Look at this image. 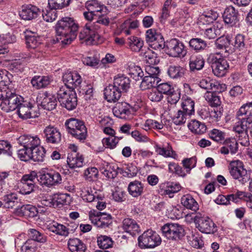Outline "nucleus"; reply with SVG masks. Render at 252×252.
<instances>
[{
  "label": "nucleus",
  "mask_w": 252,
  "mask_h": 252,
  "mask_svg": "<svg viewBox=\"0 0 252 252\" xmlns=\"http://www.w3.org/2000/svg\"><path fill=\"white\" fill-rule=\"evenodd\" d=\"M97 244L98 246L103 249L111 248L113 242L112 239L106 235H100L97 237Z\"/></svg>",
  "instance_id": "nucleus-58"
},
{
  "label": "nucleus",
  "mask_w": 252,
  "mask_h": 252,
  "mask_svg": "<svg viewBox=\"0 0 252 252\" xmlns=\"http://www.w3.org/2000/svg\"><path fill=\"white\" fill-rule=\"evenodd\" d=\"M89 218L93 224L101 228L108 227L112 222V216L104 213H90Z\"/></svg>",
  "instance_id": "nucleus-14"
},
{
  "label": "nucleus",
  "mask_w": 252,
  "mask_h": 252,
  "mask_svg": "<svg viewBox=\"0 0 252 252\" xmlns=\"http://www.w3.org/2000/svg\"><path fill=\"white\" fill-rule=\"evenodd\" d=\"M189 17V15L187 11L181 10L175 14L174 18L171 20L170 23L174 27L183 25Z\"/></svg>",
  "instance_id": "nucleus-41"
},
{
  "label": "nucleus",
  "mask_w": 252,
  "mask_h": 252,
  "mask_svg": "<svg viewBox=\"0 0 252 252\" xmlns=\"http://www.w3.org/2000/svg\"><path fill=\"white\" fill-rule=\"evenodd\" d=\"M156 151L158 154L165 158H171L174 159H177L178 158L177 154L168 143L164 144L162 147L157 146Z\"/></svg>",
  "instance_id": "nucleus-27"
},
{
  "label": "nucleus",
  "mask_w": 252,
  "mask_h": 252,
  "mask_svg": "<svg viewBox=\"0 0 252 252\" xmlns=\"http://www.w3.org/2000/svg\"><path fill=\"white\" fill-rule=\"evenodd\" d=\"M130 81L129 79L124 75L117 76L114 79L113 85L121 93L126 92L130 88Z\"/></svg>",
  "instance_id": "nucleus-29"
},
{
  "label": "nucleus",
  "mask_w": 252,
  "mask_h": 252,
  "mask_svg": "<svg viewBox=\"0 0 252 252\" xmlns=\"http://www.w3.org/2000/svg\"><path fill=\"white\" fill-rule=\"evenodd\" d=\"M84 125L83 121L75 118H71L65 122V126L67 129V131L71 134L74 132V131L80 128V126Z\"/></svg>",
  "instance_id": "nucleus-53"
},
{
  "label": "nucleus",
  "mask_w": 252,
  "mask_h": 252,
  "mask_svg": "<svg viewBox=\"0 0 252 252\" xmlns=\"http://www.w3.org/2000/svg\"><path fill=\"white\" fill-rule=\"evenodd\" d=\"M182 204L187 209L196 212L199 209V205L190 194H186L181 198Z\"/></svg>",
  "instance_id": "nucleus-33"
},
{
  "label": "nucleus",
  "mask_w": 252,
  "mask_h": 252,
  "mask_svg": "<svg viewBox=\"0 0 252 252\" xmlns=\"http://www.w3.org/2000/svg\"><path fill=\"white\" fill-rule=\"evenodd\" d=\"M38 181L41 186L50 188L61 184L62 178L59 172L50 170L47 172L41 173Z\"/></svg>",
  "instance_id": "nucleus-8"
},
{
  "label": "nucleus",
  "mask_w": 252,
  "mask_h": 252,
  "mask_svg": "<svg viewBox=\"0 0 252 252\" xmlns=\"http://www.w3.org/2000/svg\"><path fill=\"white\" fill-rule=\"evenodd\" d=\"M21 210L25 216L29 217H34L36 216L38 213L43 214V210L41 208L33 206L30 204L23 205L21 208Z\"/></svg>",
  "instance_id": "nucleus-46"
},
{
  "label": "nucleus",
  "mask_w": 252,
  "mask_h": 252,
  "mask_svg": "<svg viewBox=\"0 0 252 252\" xmlns=\"http://www.w3.org/2000/svg\"><path fill=\"white\" fill-rule=\"evenodd\" d=\"M187 237L190 245L194 248H199L203 245V241L196 230L192 231Z\"/></svg>",
  "instance_id": "nucleus-48"
},
{
  "label": "nucleus",
  "mask_w": 252,
  "mask_h": 252,
  "mask_svg": "<svg viewBox=\"0 0 252 252\" xmlns=\"http://www.w3.org/2000/svg\"><path fill=\"white\" fill-rule=\"evenodd\" d=\"M37 178V173L35 171L24 175L21 180L20 192L22 194H29L33 192Z\"/></svg>",
  "instance_id": "nucleus-11"
},
{
  "label": "nucleus",
  "mask_w": 252,
  "mask_h": 252,
  "mask_svg": "<svg viewBox=\"0 0 252 252\" xmlns=\"http://www.w3.org/2000/svg\"><path fill=\"white\" fill-rule=\"evenodd\" d=\"M123 228L132 236L135 235L140 231L139 226L135 220L130 218H126L123 220Z\"/></svg>",
  "instance_id": "nucleus-28"
},
{
  "label": "nucleus",
  "mask_w": 252,
  "mask_h": 252,
  "mask_svg": "<svg viewBox=\"0 0 252 252\" xmlns=\"http://www.w3.org/2000/svg\"><path fill=\"white\" fill-rule=\"evenodd\" d=\"M199 218L195 227L201 232L211 234L217 231L216 225L210 218L202 214Z\"/></svg>",
  "instance_id": "nucleus-12"
},
{
  "label": "nucleus",
  "mask_w": 252,
  "mask_h": 252,
  "mask_svg": "<svg viewBox=\"0 0 252 252\" xmlns=\"http://www.w3.org/2000/svg\"><path fill=\"white\" fill-rule=\"evenodd\" d=\"M183 111L189 116L194 113V102L190 98L183 97L182 102Z\"/></svg>",
  "instance_id": "nucleus-47"
},
{
  "label": "nucleus",
  "mask_w": 252,
  "mask_h": 252,
  "mask_svg": "<svg viewBox=\"0 0 252 252\" xmlns=\"http://www.w3.org/2000/svg\"><path fill=\"white\" fill-rule=\"evenodd\" d=\"M229 173L233 179L244 184L249 179L247 171L244 167L243 162L239 160L231 161L229 166Z\"/></svg>",
  "instance_id": "nucleus-7"
},
{
  "label": "nucleus",
  "mask_w": 252,
  "mask_h": 252,
  "mask_svg": "<svg viewBox=\"0 0 252 252\" xmlns=\"http://www.w3.org/2000/svg\"><path fill=\"white\" fill-rule=\"evenodd\" d=\"M50 83L48 76H35L31 80L32 86L36 89H40L47 86Z\"/></svg>",
  "instance_id": "nucleus-50"
},
{
  "label": "nucleus",
  "mask_w": 252,
  "mask_h": 252,
  "mask_svg": "<svg viewBox=\"0 0 252 252\" xmlns=\"http://www.w3.org/2000/svg\"><path fill=\"white\" fill-rule=\"evenodd\" d=\"M239 121L236 123L234 127V130L239 133L247 132L248 129H250L251 125L252 122L251 118H247V119L240 117L238 118Z\"/></svg>",
  "instance_id": "nucleus-35"
},
{
  "label": "nucleus",
  "mask_w": 252,
  "mask_h": 252,
  "mask_svg": "<svg viewBox=\"0 0 252 252\" xmlns=\"http://www.w3.org/2000/svg\"><path fill=\"white\" fill-rule=\"evenodd\" d=\"M105 99L110 102H116L121 96V92L114 85L107 86L104 91Z\"/></svg>",
  "instance_id": "nucleus-26"
},
{
  "label": "nucleus",
  "mask_w": 252,
  "mask_h": 252,
  "mask_svg": "<svg viewBox=\"0 0 252 252\" xmlns=\"http://www.w3.org/2000/svg\"><path fill=\"white\" fill-rule=\"evenodd\" d=\"M191 48L196 51L204 50L207 46V43L201 38H195L190 39L189 42Z\"/></svg>",
  "instance_id": "nucleus-61"
},
{
  "label": "nucleus",
  "mask_w": 252,
  "mask_h": 252,
  "mask_svg": "<svg viewBox=\"0 0 252 252\" xmlns=\"http://www.w3.org/2000/svg\"><path fill=\"white\" fill-rule=\"evenodd\" d=\"M98 171L95 167H90L86 169L84 173L85 180L92 182L96 180L98 177Z\"/></svg>",
  "instance_id": "nucleus-63"
},
{
  "label": "nucleus",
  "mask_w": 252,
  "mask_h": 252,
  "mask_svg": "<svg viewBox=\"0 0 252 252\" xmlns=\"http://www.w3.org/2000/svg\"><path fill=\"white\" fill-rule=\"evenodd\" d=\"M45 141L48 143L57 144L61 141V134L59 130L52 126H46L43 130Z\"/></svg>",
  "instance_id": "nucleus-18"
},
{
  "label": "nucleus",
  "mask_w": 252,
  "mask_h": 252,
  "mask_svg": "<svg viewBox=\"0 0 252 252\" xmlns=\"http://www.w3.org/2000/svg\"><path fill=\"white\" fill-rule=\"evenodd\" d=\"M68 248L71 252H85V244L78 238L69 239L67 243Z\"/></svg>",
  "instance_id": "nucleus-34"
},
{
  "label": "nucleus",
  "mask_w": 252,
  "mask_h": 252,
  "mask_svg": "<svg viewBox=\"0 0 252 252\" xmlns=\"http://www.w3.org/2000/svg\"><path fill=\"white\" fill-rule=\"evenodd\" d=\"M161 239L159 235L152 230L145 231L138 238L139 246L142 248H153L161 243Z\"/></svg>",
  "instance_id": "nucleus-6"
},
{
  "label": "nucleus",
  "mask_w": 252,
  "mask_h": 252,
  "mask_svg": "<svg viewBox=\"0 0 252 252\" xmlns=\"http://www.w3.org/2000/svg\"><path fill=\"white\" fill-rule=\"evenodd\" d=\"M81 196L82 199L88 202L95 201L98 199L96 191L93 189L91 187L83 186L80 188Z\"/></svg>",
  "instance_id": "nucleus-30"
},
{
  "label": "nucleus",
  "mask_w": 252,
  "mask_h": 252,
  "mask_svg": "<svg viewBox=\"0 0 252 252\" xmlns=\"http://www.w3.org/2000/svg\"><path fill=\"white\" fill-rule=\"evenodd\" d=\"M128 73L136 81L139 80L144 75L141 68L134 63L128 65Z\"/></svg>",
  "instance_id": "nucleus-56"
},
{
  "label": "nucleus",
  "mask_w": 252,
  "mask_h": 252,
  "mask_svg": "<svg viewBox=\"0 0 252 252\" xmlns=\"http://www.w3.org/2000/svg\"><path fill=\"white\" fill-rule=\"evenodd\" d=\"M32 104L28 102L23 101L17 108L18 115L23 119L33 118L37 117L36 113L33 112Z\"/></svg>",
  "instance_id": "nucleus-21"
},
{
  "label": "nucleus",
  "mask_w": 252,
  "mask_h": 252,
  "mask_svg": "<svg viewBox=\"0 0 252 252\" xmlns=\"http://www.w3.org/2000/svg\"><path fill=\"white\" fill-rule=\"evenodd\" d=\"M45 149L40 146V145L35 148L32 151H31L27 154L26 152H24V157L20 159L23 161H28L30 159L34 161H43L45 157Z\"/></svg>",
  "instance_id": "nucleus-20"
},
{
  "label": "nucleus",
  "mask_w": 252,
  "mask_h": 252,
  "mask_svg": "<svg viewBox=\"0 0 252 252\" xmlns=\"http://www.w3.org/2000/svg\"><path fill=\"white\" fill-rule=\"evenodd\" d=\"M166 51L168 55L173 57H184L186 54L184 44L176 39L167 42Z\"/></svg>",
  "instance_id": "nucleus-13"
},
{
  "label": "nucleus",
  "mask_w": 252,
  "mask_h": 252,
  "mask_svg": "<svg viewBox=\"0 0 252 252\" xmlns=\"http://www.w3.org/2000/svg\"><path fill=\"white\" fill-rule=\"evenodd\" d=\"M48 229L50 231L63 236L66 237L69 233L68 229L65 226L57 222H53L48 225Z\"/></svg>",
  "instance_id": "nucleus-42"
},
{
  "label": "nucleus",
  "mask_w": 252,
  "mask_h": 252,
  "mask_svg": "<svg viewBox=\"0 0 252 252\" xmlns=\"http://www.w3.org/2000/svg\"><path fill=\"white\" fill-rule=\"evenodd\" d=\"M140 107L139 104L132 106L126 102L117 103L113 109L114 115L121 119H126L131 114L136 111Z\"/></svg>",
  "instance_id": "nucleus-9"
},
{
  "label": "nucleus",
  "mask_w": 252,
  "mask_h": 252,
  "mask_svg": "<svg viewBox=\"0 0 252 252\" xmlns=\"http://www.w3.org/2000/svg\"><path fill=\"white\" fill-rule=\"evenodd\" d=\"M67 162L71 168L81 167L84 164V158L79 153H70L68 155Z\"/></svg>",
  "instance_id": "nucleus-25"
},
{
  "label": "nucleus",
  "mask_w": 252,
  "mask_h": 252,
  "mask_svg": "<svg viewBox=\"0 0 252 252\" xmlns=\"http://www.w3.org/2000/svg\"><path fill=\"white\" fill-rule=\"evenodd\" d=\"M143 57L145 62L149 65H155L158 62V60L157 59L156 54L149 49L144 52Z\"/></svg>",
  "instance_id": "nucleus-62"
},
{
  "label": "nucleus",
  "mask_w": 252,
  "mask_h": 252,
  "mask_svg": "<svg viewBox=\"0 0 252 252\" xmlns=\"http://www.w3.org/2000/svg\"><path fill=\"white\" fill-rule=\"evenodd\" d=\"M139 22L137 20L132 21L130 19L126 20L119 27L121 33L127 35L131 33V31L138 27Z\"/></svg>",
  "instance_id": "nucleus-38"
},
{
  "label": "nucleus",
  "mask_w": 252,
  "mask_h": 252,
  "mask_svg": "<svg viewBox=\"0 0 252 252\" xmlns=\"http://www.w3.org/2000/svg\"><path fill=\"white\" fill-rule=\"evenodd\" d=\"M142 128L146 131L152 128L161 129L163 128V124L154 120L148 119L142 125Z\"/></svg>",
  "instance_id": "nucleus-59"
},
{
  "label": "nucleus",
  "mask_w": 252,
  "mask_h": 252,
  "mask_svg": "<svg viewBox=\"0 0 252 252\" xmlns=\"http://www.w3.org/2000/svg\"><path fill=\"white\" fill-rule=\"evenodd\" d=\"M159 81L158 76H145L141 83L140 88L142 90H146L155 87Z\"/></svg>",
  "instance_id": "nucleus-40"
},
{
  "label": "nucleus",
  "mask_w": 252,
  "mask_h": 252,
  "mask_svg": "<svg viewBox=\"0 0 252 252\" xmlns=\"http://www.w3.org/2000/svg\"><path fill=\"white\" fill-rule=\"evenodd\" d=\"M18 143L23 148L18 151V156L20 159L24 157V152L27 154L40 145V139L37 135H23L17 138Z\"/></svg>",
  "instance_id": "nucleus-5"
},
{
  "label": "nucleus",
  "mask_w": 252,
  "mask_h": 252,
  "mask_svg": "<svg viewBox=\"0 0 252 252\" xmlns=\"http://www.w3.org/2000/svg\"><path fill=\"white\" fill-rule=\"evenodd\" d=\"M89 26L86 24L85 27L80 32L79 38L80 40H84L87 44H95V39L98 38V35L91 31Z\"/></svg>",
  "instance_id": "nucleus-24"
},
{
  "label": "nucleus",
  "mask_w": 252,
  "mask_h": 252,
  "mask_svg": "<svg viewBox=\"0 0 252 252\" xmlns=\"http://www.w3.org/2000/svg\"><path fill=\"white\" fill-rule=\"evenodd\" d=\"M19 200L17 194L15 193H8L3 196L2 199L4 206L6 208L17 207Z\"/></svg>",
  "instance_id": "nucleus-37"
},
{
  "label": "nucleus",
  "mask_w": 252,
  "mask_h": 252,
  "mask_svg": "<svg viewBox=\"0 0 252 252\" xmlns=\"http://www.w3.org/2000/svg\"><path fill=\"white\" fill-rule=\"evenodd\" d=\"M40 12L39 9L36 6L29 4L22 6L19 12V15L24 20H31L36 18Z\"/></svg>",
  "instance_id": "nucleus-19"
},
{
  "label": "nucleus",
  "mask_w": 252,
  "mask_h": 252,
  "mask_svg": "<svg viewBox=\"0 0 252 252\" xmlns=\"http://www.w3.org/2000/svg\"><path fill=\"white\" fill-rule=\"evenodd\" d=\"M185 69L179 65H171L168 69L169 76L173 79H178L183 76Z\"/></svg>",
  "instance_id": "nucleus-55"
},
{
  "label": "nucleus",
  "mask_w": 252,
  "mask_h": 252,
  "mask_svg": "<svg viewBox=\"0 0 252 252\" xmlns=\"http://www.w3.org/2000/svg\"><path fill=\"white\" fill-rule=\"evenodd\" d=\"M63 80L64 86L72 89L80 87L82 82L80 75L75 71L66 72L63 76Z\"/></svg>",
  "instance_id": "nucleus-15"
},
{
  "label": "nucleus",
  "mask_w": 252,
  "mask_h": 252,
  "mask_svg": "<svg viewBox=\"0 0 252 252\" xmlns=\"http://www.w3.org/2000/svg\"><path fill=\"white\" fill-rule=\"evenodd\" d=\"M119 140L120 138L114 135L103 138L102 143L105 148L113 149L116 147Z\"/></svg>",
  "instance_id": "nucleus-57"
},
{
  "label": "nucleus",
  "mask_w": 252,
  "mask_h": 252,
  "mask_svg": "<svg viewBox=\"0 0 252 252\" xmlns=\"http://www.w3.org/2000/svg\"><path fill=\"white\" fill-rule=\"evenodd\" d=\"M127 44L131 50L137 52L142 49L144 42L141 38L132 36L127 38Z\"/></svg>",
  "instance_id": "nucleus-43"
},
{
  "label": "nucleus",
  "mask_w": 252,
  "mask_h": 252,
  "mask_svg": "<svg viewBox=\"0 0 252 252\" xmlns=\"http://www.w3.org/2000/svg\"><path fill=\"white\" fill-rule=\"evenodd\" d=\"M230 41L231 40L229 37H221L216 40L215 44V49L220 50L219 52H222V57L233 52V49L230 46Z\"/></svg>",
  "instance_id": "nucleus-23"
},
{
  "label": "nucleus",
  "mask_w": 252,
  "mask_h": 252,
  "mask_svg": "<svg viewBox=\"0 0 252 252\" xmlns=\"http://www.w3.org/2000/svg\"><path fill=\"white\" fill-rule=\"evenodd\" d=\"M252 116V102L243 104L237 112V118L240 117L247 119Z\"/></svg>",
  "instance_id": "nucleus-51"
},
{
  "label": "nucleus",
  "mask_w": 252,
  "mask_h": 252,
  "mask_svg": "<svg viewBox=\"0 0 252 252\" xmlns=\"http://www.w3.org/2000/svg\"><path fill=\"white\" fill-rule=\"evenodd\" d=\"M37 101L41 106L47 110H52L56 108L57 100L52 94L44 92L39 94L37 97Z\"/></svg>",
  "instance_id": "nucleus-16"
},
{
  "label": "nucleus",
  "mask_w": 252,
  "mask_h": 252,
  "mask_svg": "<svg viewBox=\"0 0 252 252\" xmlns=\"http://www.w3.org/2000/svg\"><path fill=\"white\" fill-rule=\"evenodd\" d=\"M188 127L190 131L197 134H201L206 131V126L198 121L195 120H191L188 124Z\"/></svg>",
  "instance_id": "nucleus-45"
},
{
  "label": "nucleus",
  "mask_w": 252,
  "mask_h": 252,
  "mask_svg": "<svg viewBox=\"0 0 252 252\" xmlns=\"http://www.w3.org/2000/svg\"><path fill=\"white\" fill-rule=\"evenodd\" d=\"M146 40L148 43L155 45L157 48H161L164 44L162 35L154 29H150L146 31Z\"/></svg>",
  "instance_id": "nucleus-22"
},
{
  "label": "nucleus",
  "mask_w": 252,
  "mask_h": 252,
  "mask_svg": "<svg viewBox=\"0 0 252 252\" xmlns=\"http://www.w3.org/2000/svg\"><path fill=\"white\" fill-rule=\"evenodd\" d=\"M78 26L70 17H64L59 20L56 26L57 39L64 44H70L75 38Z\"/></svg>",
  "instance_id": "nucleus-1"
},
{
  "label": "nucleus",
  "mask_w": 252,
  "mask_h": 252,
  "mask_svg": "<svg viewBox=\"0 0 252 252\" xmlns=\"http://www.w3.org/2000/svg\"><path fill=\"white\" fill-rule=\"evenodd\" d=\"M163 235L168 239L178 240L185 235L182 226L178 223H168L161 228Z\"/></svg>",
  "instance_id": "nucleus-10"
},
{
  "label": "nucleus",
  "mask_w": 252,
  "mask_h": 252,
  "mask_svg": "<svg viewBox=\"0 0 252 252\" xmlns=\"http://www.w3.org/2000/svg\"><path fill=\"white\" fill-rule=\"evenodd\" d=\"M86 7L88 10L95 13L97 16H99V14L105 13L106 11V7L95 0L87 1L86 2Z\"/></svg>",
  "instance_id": "nucleus-32"
},
{
  "label": "nucleus",
  "mask_w": 252,
  "mask_h": 252,
  "mask_svg": "<svg viewBox=\"0 0 252 252\" xmlns=\"http://www.w3.org/2000/svg\"><path fill=\"white\" fill-rule=\"evenodd\" d=\"M204 60L201 56H192L190 58L189 66L191 71H195L202 69L204 65Z\"/></svg>",
  "instance_id": "nucleus-39"
},
{
  "label": "nucleus",
  "mask_w": 252,
  "mask_h": 252,
  "mask_svg": "<svg viewBox=\"0 0 252 252\" xmlns=\"http://www.w3.org/2000/svg\"><path fill=\"white\" fill-rule=\"evenodd\" d=\"M25 38L26 44L30 48H35L41 43L40 38L31 32H26Z\"/></svg>",
  "instance_id": "nucleus-44"
},
{
  "label": "nucleus",
  "mask_w": 252,
  "mask_h": 252,
  "mask_svg": "<svg viewBox=\"0 0 252 252\" xmlns=\"http://www.w3.org/2000/svg\"><path fill=\"white\" fill-rule=\"evenodd\" d=\"M181 189V187L179 184L175 183H168L165 187V189H163V193L171 196V195L180 190Z\"/></svg>",
  "instance_id": "nucleus-64"
},
{
  "label": "nucleus",
  "mask_w": 252,
  "mask_h": 252,
  "mask_svg": "<svg viewBox=\"0 0 252 252\" xmlns=\"http://www.w3.org/2000/svg\"><path fill=\"white\" fill-rule=\"evenodd\" d=\"M29 238L33 241L44 243L47 241V237L35 229H30L28 231Z\"/></svg>",
  "instance_id": "nucleus-54"
},
{
  "label": "nucleus",
  "mask_w": 252,
  "mask_h": 252,
  "mask_svg": "<svg viewBox=\"0 0 252 252\" xmlns=\"http://www.w3.org/2000/svg\"><path fill=\"white\" fill-rule=\"evenodd\" d=\"M190 116L183 111L178 110L177 113L172 117V121L176 125H182L186 122Z\"/></svg>",
  "instance_id": "nucleus-60"
},
{
  "label": "nucleus",
  "mask_w": 252,
  "mask_h": 252,
  "mask_svg": "<svg viewBox=\"0 0 252 252\" xmlns=\"http://www.w3.org/2000/svg\"><path fill=\"white\" fill-rule=\"evenodd\" d=\"M219 17V14L213 10H210L204 12L198 19V23L200 25H209L212 23Z\"/></svg>",
  "instance_id": "nucleus-31"
},
{
  "label": "nucleus",
  "mask_w": 252,
  "mask_h": 252,
  "mask_svg": "<svg viewBox=\"0 0 252 252\" xmlns=\"http://www.w3.org/2000/svg\"><path fill=\"white\" fill-rule=\"evenodd\" d=\"M0 106L2 110L8 112L15 110L21 103V98L11 92L7 86L0 87Z\"/></svg>",
  "instance_id": "nucleus-2"
},
{
  "label": "nucleus",
  "mask_w": 252,
  "mask_h": 252,
  "mask_svg": "<svg viewBox=\"0 0 252 252\" xmlns=\"http://www.w3.org/2000/svg\"><path fill=\"white\" fill-rule=\"evenodd\" d=\"M222 17L224 23L229 27L236 26L239 21L238 11L232 6L224 9Z\"/></svg>",
  "instance_id": "nucleus-17"
},
{
  "label": "nucleus",
  "mask_w": 252,
  "mask_h": 252,
  "mask_svg": "<svg viewBox=\"0 0 252 252\" xmlns=\"http://www.w3.org/2000/svg\"><path fill=\"white\" fill-rule=\"evenodd\" d=\"M201 88L207 90L218 91V88L220 86L218 82L211 80L209 78L202 79L199 82Z\"/></svg>",
  "instance_id": "nucleus-49"
},
{
  "label": "nucleus",
  "mask_w": 252,
  "mask_h": 252,
  "mask_svg": "<svg viewBox=\"0 0 252 252\" xmlns=\"http://www.w3.org/2000/svg\"><path fill=\"white\" fill-rule=\"evenodd\" d=\"M143 185L138 181L130 182L128 186L129 193L134 197H137L141 195L143 192Z\"/></svg>",
  "instance_id": "nucleus-36"
},
{
  "label": "nucleus",
  "mask_w": 252,
  "mask_h": 252,
  "mask_svg": "<svg viewBox=\"0 0 252 252\" xmlns=\"http://www.w3.org/2000/svg\"><path fill=\"white\" fill-rule=\"evenodd\" d=\"M57 96L62 106L67 110H72L76 107L77 99L76 93L66 86H59Z\"/></svg>",
  "instance_id": "nucleus-4"
},
{
  "label": "nucleus",
  "mask_w": 252,
  "mask_h": 252,
  "mask_svg": "<svg viewBox=\"0 0 252 252\" xmlns=\"http://www.w3.org/2000/svg\"><path fill=\"white\" fill-rule=\"evenodd\" d=\"M54 203L53 196H46L43 197L37 204V206L43 210V213L47 211L49 207L56 208V204Z\"/></svg>",
  "instance_id": "nucleus-52"
},
{
  "label": "nucleus",
  "mask_w": 252,
  "mask_h": 252,
  "mask_svg": "<svg viewBox=\"0 0 252 252\" xmlns=\"http://www.w3.org/2000/svg\"><path fill=\"white\" fill-rule=\"evenodd\" d=\"M222 52L211 53L207 59L208 62L211 64L213 73L218 77L224 76L229 68L228 63L222 58Z\"/></svg>",
  "instance_id": "nucleus-3"
}]
</instances>
